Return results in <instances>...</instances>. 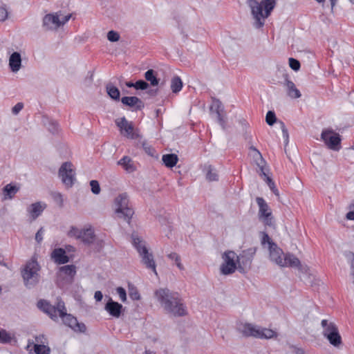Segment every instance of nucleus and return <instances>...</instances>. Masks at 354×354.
<instances>
[{
    "mask_svg": "<svg viewBox=\"0 0 354 354\" xmlns=\"http://www.w3.org/2000/svg\"><path fill=\"white\" fill-rule=\"evenodd\" d=\"M140 256L142 259V263L146 266V268L152 270L153 272L157 274L156 263L152 253H149L148 250L145 249Z\"/></svg>",
    "mask_w": 354,
    "mask_h": 354,
    "instance_id": "obj_21",
    "label": "nucleus"
},
{
    "mask_svg": "<svg viewBox=\"0 0 354 354\" xmlns=\"http://www.w3.org/2000/svg\"><path fill=\"white\" fill-rule=\"evenodd\" d=\"M122 305L118 302L114 301L109 298L105 304L104 309L113 317L118 318L122 313Z\"/></svg>",
    "mask_w": 354,
    "mask_h": 354,
    "instance_id": "obj_19",
    "label": "nucleus"
},
{
    "mask_svg": "<svg viewBox=\"0 0 354 354\" xmlns=\"http://www.w3.org/2000/svg\"><path fill=\"white\" fill-rule=\"evenodd\" d=\"M351 207L354 208V204L352 205V207Z\"/></svg>",
    "mask_w": 354,
    "mask_h": 354,
    "instance_id": "obj_64",
    "label": "nucleus"
},
{
    "mask_svg": "<svg viewBox=\"0 0 354 354\" xmlns=\"http://www.w3.org/2000/svg\"><path fill=\"white\" fill-rule=\"evenodd\" d=\"M258 165L260 167V170H261L262 174L266 178V182H267V184L269 186L270 189L274 194V195H276L277 196L279 197V190L275 187L274 181L269 176H266V173L263 171V166H260L259 164H258Z\"/></svg>",
    "mask_w": 354,
    "mask_h": 354,
    "instance_id": "obj_35",
    "label": "nucleus"
},
{
    "mask_svg": "<svg viewBox=\"0 0 354 354\" xmlns=\"http://www.w3.org/2000/svg\"><path fill=\"white\" fill-rule=\"evenodd\" d=\"M223 263L221 264V272L224 275H229L238 269L236 254L232 250L226 251L222 255Z\"/></svg>",
    "mask_w": 354,
    "mask_h": 354,
    "instance_id": "obj_10",
    "label": "nucleus"
},
{
    "mask_svg": "<svg viewBox=\"0 0 354 354\" xmlns=\"http://www.w3.org/2000/svg\"><path fill=\"white\" fill-rule=\"evenodd\" d=\"M238 329L244 337L271 339L277 336V333L271 329L261 328L250 323L240 324L238 326Z\"/></svg>",
    "mask_w": 354,
    "mask_h": 354,
    "instance_id": "obj_4",
    "label": "nucleus"
},
{
    "mask_svg": "<svg viewBox=\"0 0 354 354\" xmlns=\"http://www.w3.org/2000/svg\"><path fill=\"white\" fill-rule=\"evenodd\" d=\"M216 113L217 115V120L218 122L220 124V125L222 127L223 129L225 128V124L226 122L222 115V112L223 111V106L221 103V102L218 100L216 101Z\"/></svg>",
    "mask_w": 354,
    "mask_h": 354,
    "instance_id": "obj_31",
    "label": "nucleus"
},
{
    "mask_svg": "<svg viewBox=\"0 0 354 354\" xmlns=\"http://www.w3.org/2000/svg\"><path fill=\"white\" fill-rule=\"evenodd\" d=\"M117 293L118 294L122 301L124 302L127 300V293L124 288L118 287L116 289Z\"/></svg>",
    "mask_w": 354,
    "mask_h": 354,
    "instance_id": "obj_50",
    "label": "nucleus"
},
{
    "mask_svg": "<svg viewBox=\"0 0 354 354\" xmlns=\"http://www.w3.org/2000/svg\"><path fill=\"white\" fill-rule=\"evenodd\" d=\"M155 297L164 310L176 317L187 315V309L178 292L168 288H159L154 292Z\"/></svg>",
    "mask_w": 354,
    "mask_h": 354,
    "instance_id": "obj_1",
    "label": "nucleus"
},
{
    "mask_svg": "<svg viewBox=\"0 0 354 354\" xmlns=\"http://www.w3.org/2000/svg\"><path fill=\"white\" fill-rule=\"evenodd\" d=\"M117 126L120 131H124V136L131 139L137 138L139 135L133 131L134 127L131 122H129L124 117L121 118L115 121Z\"/></svg>",
    "mask_w": 354,
    "mask_h": 354,
    "instance_id": "obj_16",
    "label": "nucleus"
},
{
    "mask_svg": "<svg viewBox=\"0 0 354 354\" xmlns=\"http://www.w3.org/2000/svg\"><path fill=\"white\" fill-rule=\"evenodd\" d=\"M12 337L9 333L4 329L0 330V343L8 344L10 343Z\"/></svg>",
    "mask_w": 354,
    "mask_h": 354,
    "instance_id": "obj_38",
    "label": "nucleus"
},
{
    "mask_svg": "<svg viewBox=\"0 0 354 354\" xmlns=\"http://www.w3.org/2000/svg\"><path fill=\"white\" fill-rule=\"evenodd\" d=\"M90 185L91 188V192L94 194H99L100 193V187L97 180H92L90 181Z\"/></svg>",
    "mask_w": 354,
    "mask_h": 354,
    "instance_id": "obj_44",
    "label": "nucleus"
},
{
    "mask_svg": "<svg viewBox=\"0 0 354 354\" xmlns=\"http://www.w3.org/2000/svg\"><path fill=\"white\" fill-rule=\"evenodd\" d=\"M46 207V205L42 206L41 203L37 202L32 203L28 209V212L30 213L32 220L36 219L43 212Z\"/></svg>",
    "mask_w": 354,
    "mask_h": 354,
    "instance_id": "obj_24",
    "label": "nucleus"
},
{
    "mask_svg": "<svg viewBox=\"0 0 354 354\" xmlns=\"http://www.w3.org/2000/svg\"><path fill=\"white\" fill-rule=\"evenodd\" d=\"M51 257L57 264H64L69 261V258L66 254V251L62 248L55 249L51 254Z\"/></svg>",
    "mask_w": 354,
    "mask_h": 354,
    "instance_id": "obj_22",
    "label": "nucleus"
},
{
    "mask_svg": "<svg viewBox=\"0 0 354 354\" xmlns=\"http://www.w3.org/2000/svg\"><path fill=\"white\" fill-rule=\"evenodd\" d=\"M59 299H60L57 298V301ZM37 307L44 313L47 314L53 320L56 321L58 319V301H57L56 306H53L47 300L40 299L37 302Z\"/></svg>",
    "mask_w": 354,
    "mask_h": 354,
    "instance_id": "obj_15",
    "label": "nucleus"
},
{
    "mask_svg": "<svg viewBox=\"0 0 354 354\" xmlns=\"http://www.w3.org/2000/svg\"><path fill=\"white\" fill-rule=\"evenodd\" d=\"M129 297L133 300H139L140 299V295L136 288H131L129 290Z\"/></svg>",
    "mask_w": 354,
    "mask_h": 354,
    "instance_id": "obj_48",
    "label": "nucleus"
},
{
    "mask_svg": "<svg viewBox=\"0 0 354 354\" xmlns=\"http://www.w3.org/2000/svg\"><path fill=\"white\" fill-rule=\"evenodd\" d=\"M71 17V15L69 14L62 18V19H60V26L64 25L70 19Z\"/></svg>",
    "mask_w": 354,
    "mask_h": 354,
    "instance_id": "obj_55",
    "label": "nucleus"
},
{
    "mask_svg": "<svg viewBox=\"0 0 354 354\" xmlns=\"http://www.w3.org/2000/svg\"><path fill=\"white\" fill-rule=\"evenodd\" d=\"M162 160L167 167L172 168L178 162V158L175 153H168L163 155Z\"/></svg>",
    "mask_w": 354,
    "mask_h": 354,
    "instance_id": "obj_29",
    "label": "nucleus"
},
{
    "mask_svg": "<svg viewBox=\"0 0 354 354\" xmlns=\"http://www.w3.org/2000/svg\"><path fill=\"white\" fill-rule=\"evenodd\" d=\"M44 232V229L43 227H41L35 234V240L38 243H40L43 240V234Z\"/></svg>",
    "mask_w": 354,
    "mask_h": 354,
    "instance_id": "obj_51",
    "label": "nucleus"
},
{
    "mask_svg": "<svg viewBox=\"0 0 354 354\" xmlns=\"http://www.w3.org/2000/svg\"><path fill=\"white\" fill-rule=\"evenodd\" d=\"M59 316L62 319L64 324L75 332L84 333L86 330L84 323L78 322L76 317L71 314H68L64 302L59 299L58 301Z\"/></svg>",
    "mask_w": 354,
    "mask_h": 354,
    "instance_id": "obj_7",
    "label": "nucleus"
},
{
    "mask_svg": "<svg viewBox=\"0 0 354 354\" xmlns=\"http://www.w3.org/2000/svg\"><path fill=\"white\" fill-rule=\"evenodd\" d=\"M321 138L326 145L333 151H339L341 148V137L339 133L332 129L323 130Z\"/></svg>",
    "mask_w": 354,
    "mask_h": 354,
    "instance_id": "obj_12",
    "label": "nucleus"
},
{
    "mask_svg": "<svg viewBox=\"0 0 354 354\" xmlns=\"http://www.w3.org/2000/svg\"><path fill=\"white\" fill-rule=\"evenodd\" d=\"M121 102L125 106L134 108L135 111L142 110L145 106L144 102L140 98L136 96L123 97L121 99Z\"/></svg>",
    "mask_w": 354,
    "mask_h": 354,
    "instance_id": "obj_18",
    "label": "nucleus"
},
{
    "mask_svg": "<svg viewBox=\"0 0 354 354\" xmlns=\"http://www.w3.org/2000/svg\"><path fill=\"white\" fill-rule=\"evenodd\" d=\"M129 203V199L127 193L120 194L115 198V214L129 223L134 211Z\"/></svg>",
    "mask_w": 354,
    "mask_h": 354,
    "instance_id": "obj_6",
    "label": "nucleus"
},
{
    "mask_svg": "<svg viewBox=\"0 0 354 354\" xmlns=\"http://www.w3.org/2000/svg\"><path fill=\"white\" fill-rule=\"evenodd\" d=\"M145 77L153 86H157L159 83V79L156 77V73L153 69L147 71L145 73Z\"/></svg>",
    "mask_w": 354,
    "mask_h": 354,
    "instance_id": "obj_32",
    "label": "nucleus"
},
{
    "mask_svg": "<svg viewBox=\"0 0 354 354\" xmlns=\"http://www.w3.org/2000/svg\"><path fill=\"white\" fill-rule=\"evenodd\" d=\"M256 201L259 207L258 214L259 218H261L262 216L266 215L267 214H272L268 205L263 198L257 197L256 198Z\"/></svg>",
    "mask_w": 354,
    "mask_h": 354,
    "instance_id": "obj_26",
    "label": "nucleus"
},
{
    "mask_svg": "<svg viewBox=\"0 0 354 354\" xmlns=\"http://www.w3.org/2000/svg\"><path fill=\"white\" fill-rule=\"evenodd\" d=\"M157 91H158V89H156V90H150L148 93L151 95H156V93H157Z\"/></svg>",
    "mask_w": 354,
    "mask_h": 354,
    "instance_id": "obj_60",
    "label": "nucleus"
},
{
    "mask_svg": "<svg viewBox=\"0 0 354 354\" xmlns=\"http://www.w3.org/2000/svg\"><path fill=\"white\" fill-rule=\"evenodd\" d=\"M259 219L265 224V225L274 227V220L272 214H267L261 218H259Z\"/></svg>",
    "mask_w": 354,
    "mask_h": 354,
    "instance_id": "obj_39",
    "label": "nucleus"
},
{
    "mask_svg": "<svg viewBox=\"0 0 354 354\" xmlns=\"http://www.w3.org/2000/svg\"><path fill=\"white\" fill-rule=\"evenodd\" d=\"M288 62H289V66L292 70L297 71L300 69L301 64H300V62L297 59L290 57V58H289Z\"/></svg>",
    "mask_w": 354,
    "mask_h": 354,
    "instance_id": "obj_45",
    "label": "nucleus"
},
{
    "mask_svg": "<svg viewBox=\"0 0 354 354\" xmlns=\"http://www.w3.org/2000/svg\"><path fill=\"white\" fill-rule=\"evenodd\" d=\"M145 354H156V353L151 351L146 350L145 352Z\"/></svg>",
    "mask_w": 354,
    "mask_h": 354,
    "instance_id": "obj_62",
    "label": "nucleus"
},
{
    "mask_svg": "<svg viewBox=\"0 0 354 354\" xmlns=\"http://www.w3.org/2000/svg\"><path fill=\"white\" fill-rule=\"evenodd\" d=\"M34 351L36 354H50V348L43 344H35Z\"/></svg>",
    "mask_w": 354,
    "mask_h": 354,
    "instance_id": "obj_37",
    "label": "nucleus"
},
{
    "mask_svg": "<svg viewBox=\"0 0 354 354\" xmlns=\"http://www.w3.org/2000/svg\"><path fill=\"white\" fill-rule=\"evenodd\" d=\"M94 298L97 301H102V298H103V295L101 291L100 290H97L95 292V295H94Z\"/></svg>",
    "mask_w": 354,
    "mask_h": 354,
    "instance_id": "obj_54",
    "label": "nucleus"
},
{
    "mask_svg": "<svg viewBox=\"0 0 354 354\" xmlns=\"http://www.w3.org/2000/svg\"><path fill=\"white\" fill-rule=\"evenodd\" d=\"M39 270L40 266L36 261H31L26 264L21 270V276L24 286L27 288H32L39 283L40 280Z\"/></svg>",
    "mask_w": 354,
    "mask_h": 354,
    "instance_id": "obj_5",
    "label": "nucleus"
},
{
    "mask_svg": "<svg viewBox=\"0 0 354 354\" xmlns=\"http://www.w3.org/2000/svg\"><path fill=\"white\" fill-rule=\"evenodd\" d=\"M132 244L136 249L139 254L142 253V251L148 250L146 247L145 242L140 238L136 233L131 234Z\"/></svg>",
    "mask_w": 354,
    "mask_h": 354,
    "instance_id": "obj_27",
    "label": "nucleus"
},
{
    "mask_svg": "<svg viewBox=\"0 0 354 354\" xmlns=\"http://www.w3.org/2000/svg\"><path fill=\"white\" fill-rule=\"evenodd\" d=\"M24 104L22 102H18L12 109V113L14 115H17L23 109Z\"/></svg>",
    "mask_w": 354,
    "mask_h": 354,
    "instance_id": "obj_52",
    "label": "nucleus"
},
{
    "mask_svg": "<svg viewBox=\"0 0 354 354\" xmlns=\"http://www.w3.org/2000/svg\"><path fill=\"white\" fill-rule=\"evenodd\" d=\"M120 37L118 32L114 30H110L107 33V39L111 42H115L119 41Z\"/></svg>",
    "mask_w": 354,
    "mask_h": 354,
    "instance_id": "obj_41",
    "label": "nucleus"
},
{
    "mask_svg": "<svg viewBox=\"0 0 354 354\" xmlns=\"http://www.w3.org/2000/svg\"><path fill=\"white\" fill-rule=\"evenodd\" d=\"M76 274V267L74 265H66L59 268L58 279L62 285L71 284L73 282Z\"/></svg>",
    "mask_w": 354,
    "mask_h": 354,
    "instance_id": "obj_13",
    "label": "nucleus"
},
{
    "mask_svg": "<svg viewBox=\"0 0 354 354\" xmlns=\"http://www.w3.org/2000/svg\"><path fill=\"white\" fill-rule=\"evenodd\" d=\"M248 4L254 19V26L260 28L263 26L265 19L268 17L276 6L275 0H262L259 3L256 0H248Z\"/></svg>",
    "mask_w": 354,
    "mask_h": 354,
    "instance_id": "obj_2",
    "label": "nucleus"
},
{
    "mask_svg": "<svg viewBox=\"0 0 354 354\" xmlns=\"http://www.w3.org/2000/svg\"><path fill=\"white\" fill-rule=\"evenodd\" d=\"M317 1L321 3V2H324L325 0H316ZM330 3H331V6L332 8L335 6V1L336 0H330Z\"/></svg>",
    "mask_w": 354,
    "mask_h": 354,
    "instance_id": "obj_59",
    "label": "nucleus"
},
{
    "mask_svg": "<svg viewBox=\"0 0 354 354\" xmlns=\"http://www.w3.org/2000/svg\"><path fill=\"white\" fill-rule=\"evenodd\" d=\"M9 66L12 72H17L21 66V57L19 53L14 52L9 58Z\"/></svg>",
    "mask_w": 354,
    "mask_h": 354,
    "instance_id": "obj_23",
    "label": "nucleus"
},
{
    "mask_svg": "<svg viewBox=\"0 0 354 354\" xmlns=\"http://www.w3.org/2000/svg\"><path fill=\"white\" fill-rule=\"evenodd\" d=\"M257 248L252 247L243 250L237 255L236 261L238 263V270L241 273H245L251 268L253 258L256 254Z\"/></svg>",
    "mask_w": 354,
    "mask_h": 354,
    "instance_id": "obj_9",
    "label": "nucleus"
},
{
    "mask_svg": "<svg viewBox=\"0 0 354 354\" xmlns=\"http://www.w3.org/2000/svg\"><path fill=\"white\" fill-rule=\"evenodd\" d=\"M203 171L205 172L206 178L209 181H216L218 180V175L212 165L205 164L203 167Z\"/></svg>",
    "mask_w": 354,
    "mask_h": 354,
    "instance_id": "obj_28",
    "label": "nucleus"
},
{
    "mask_svg": "<svg viewBox=\"0 0 354 354\" xmlns=\"http://www.w3.org/2000/svg\"><path fill=\"white\" fill-rule=\"evenodd\" d=\"M149 87V84L145 80H140L136 82V89L145 90Z\"/></svg>",
    "mask_w": 354,
    "mask_h": 354,
    "instance_id": "obj_46",
    "label": "nucleus"
},
{
    "mask_svg": "<svg viewBox=\"0 0 354 354\" xmlns=\"http://www.w3.org/2000/svg\"><path fill=\"white\" fill-rule=\"evenodd\" d=\"M8 12L5 6H0V21H4L7 19Z\"/></svg>",
    "mask_w": 354,
    "mask_h": 354,
    "instance_id": "obj_49",
    "label": "nucleus"
},
{
    "mask_svg": "<svg viewBox=\"0 0 354 354\" xmlns=\"http://www.w3.org/2000/svg\"><path fill=\"white\" fill-rule=\"evenodd\" d=\"M48 129L52 133H55L58 131V123L54 120H50Z\"/></svg>",
    "mask_w": 354,
    "mask_h": 354,
    "instance_id": "obj_47",
    "label": "nucleus"
},
{
    "mask_svg": "<svg viewBox=\"0 0 354 354\" xmlns=\"http://www.w3.org/2000/svg\"><path fill=\"white\" fill-rule=\"evenodd\" d=\"M125 84L129 88L134 87L136 88V82L133 83L131 82H127Z\"/></svg>",
    "mask_w": 354,
    "mask_h": 354,
    "instance_id": "obj_58",
    "label": "nucleus"
},
{
    "mask_svg": "<svg viewBox=\"0 0 354 354\" xmlns=\"http://www.w3.org/2000/svg\"><path fill=\"white\" fill-rule=\"evenodd\" d=\"M118 164L122 166L124 169L128 171H133L135 170L132 160L128 156H124L118 162Z\"/></svg>",
    "mask_w": 354,
    "mask_h": 354,
    "instance_id": "obj_33",
    "label": "nucleus"
},
{
    "mask_svg": "<svg viewBox=\"0 0 354 354\" xmlns=\"http://www.w3.org/2000/svg\"><path fill=\"white\" fill-rule=\"evenodd\" d=\"M284 85L287 88V93L289 97L297 99L301 97L300 91L296 88L293 82L289 80V75L287 73L283 74Z\"/></svg>",
    "mask_w": 354,
    "mask_h": 354,
    "instance_id": "obj_20",
    "label": "nucleus"
},
{
    "mask_svg": "<svg viewBox=\"0 0 354 354\" xmlns=\"http://www.w3.org/2000/svg\"><path fill=\"white\" fill-rule=\"evenodd\" d=\"M59 12L46 15L43 18V27L46 30H52L60 27Z\"/></svg>",
    "mask_w": 354,
    "mask_h": 354,
    "instance_id": "obj_17",
    "label": "nucleus"
},
{
    "mask_svg": "<svg viewBox=\"0 0 354 354\" xmlns=\"http://www.w3.org/2000/svg\"><path fill=\"white\" fill-rule=\"evenodd\" d=\"M321 326L323 328V336L331 345L339 348L342 344V340L336 324L334 322H329L327 319H323Z\"/></svg>",
    "mask_w": 354,
    "mask_h": 354,
    "instance_id": "obj_8",
    "label": "nucleus"
},
{
    "mask_svg": "<svg viewBox=\"0 0 354 354\" xmlns=\"http://www.w3.org/2000/svg\"><path fill=\"white\" fill-rule=\"evenodd\" d=\"M142 147L145 150V153H147L150 156H154L156 154V150L154 148H153L151 145H149L146 142H142Z\"/></svg>",
    "mask_w": 354,
    "mask_h": 354,
    "instance_id": "obj_43",
    "label": "nucleus"
},
{
    "mask_svg": "<svg viewBox=\"0 0 354 354\" xmlns=\"http://www.w3.org/2000/svg\"><path fill=\"white\" fill-rule=\"evenodd\" d=\"M55 198H59L61 201V202H62V196L61 194H57L55 196Z\"/></svg>",
    "mask_w": 354,
    "mask_h": 354,
    "instance_id": "obj_61",
    "label": "nucleus"
},
{
    "mask_svg": "<svg viewBox=\"0 0 354 354\" xmlns=\"http://www.w3.org/2000/svg\"><path fill=\"white\" fill-rule=\"evenodd\" d=\"M167 257L171 260L174 261L176 263V266L178 268L179 270H184V266L180 262V257L176 252H171L167 254Z\"/></svg>",
    "mask_w": 354,
    "mask_h": 354,
    "instance_id": "obj_36",
    "label": "nucleus"
},
{
    "mask_svg": "<svg viewBox=\"0 0 354 354\" xmlns=\"http://www.w3.org/2000/svg\"><path fill=\"white\" fill-rule=\"evenodd\" d=\"M269 252L270 260L278 266L297 268L302 272L307 271V267L302 266L298 258L290 253L284 254L276 243H271Z\"/></svg>",
    "mask_w": 354,
    "mask_h": 354,
    "instance_id": "obj_3",
    "label": "nucleus"
},
{
    "mask_svg": "<svg viewBox=\"0 0 354 354\" xmlns=\"http://www.w3.org/2000/svg\"><path fill=\"white\" fill-rule=\"evenodd\" d=\"M183 87V82L178 76H175L171 81V89L173 93H178Z\"/></svg>",
    "mask_w": 354,
    "mask_h": 354,
    "instance_id": "obj_34",
    "label": "nucleus"
},
{
    "mask_svg": "<svg viewBox=\"0 0 354 354\" xmlns=\"http://www.w3.org/2000/svg\"><path fill=\"white\" fill-rule=\"evenodd\" d=\"M266 121L267 124L270 126H272L277 121V118L275 115V113L272 111H268L266 116Z\"/></svg>",
    "mask_w": 354,
    "mask_h": 354,
    "instance_id": "obj_40",
    "label": "nucleus"
},
{
    "mask_svg": "<svg viewBox=\"0 0 354 354\" xmlns=\"http://www.w3.org/2000/svg\"><path fill=\"white\" fill-rule=\"evenodd\" d=\"M106 90L109 97L116 101L120 100V93L119 89L112 83H108L106 86Z\"/></svg>",
    "mask_w": 354,
    "mask_h": 354,
    "instance_id": "obj_30",
    "label": "nucleus"
},
{
    "mask_svg": "<svg viewBox=\"0 0 354 354\" xmlns=\"http://www.w3.org/2000/svg\"><path fill=\"white\" fill-rule=\"evenodd\" d=\"M281 129L283 133V136L285 138V140L286 142L288 141V131L287 129L286 128V126L283 122H281Z\"/></svg>",
    "mask_w": 354,
    "mask_h": 354,
    "instance_id": "obj_53",
    "label": "nucleus"
},
{
    "mask_svg": "<svg viewBox=\"0 0 354 354\" xmlns=\"http://www.w3.org/2000/svg\"><path fill=\"white\" fill-rule=\"evenodd\" d=\"M70 233L75 236L76 239H80L86 245L92 244L95 239L94 230L91 227L79 230L77 228L73 227Z\"/></svg>",
    "mask_w": 354,
    "mask_h": 354,
    "instance_id": "obj_14",
    "label": "nucleus"
},
{
    "mask_svg": "<svg viewBox=\"0 0 354 354\" xmlns=\"http://www.w3.org/2000/svg\"><path fill=\"white\" fill-rule=\"evenodd\" d=\"M241 122L243 124H245V120H243V121H241Z\"/></svg>",
    "mask_w": 354,
    "mask_h": 354,
    "instance_id": "obj_63",
    "label": "nucleus"
},
{
    "mask_svg": "<svg viewBox=\"0 0 354 354\" xmlns=\"http://www.w3.org/2000/svg\"><path fill=\"white\" fill-rule=\"evenodd\" d=\"M261 245H265L266 243L268 244V248L271 246V243H275L268 236V234L266 232H261Z\"/></svg>",
    "mask_w": 354,
    "mask_h": 354,
    "instance_id": "obj_42",
    "label": "nucleus"
},
{
    "mask_svg": "<svg viewBox=\"0 0 354 354\" xmlns=\"http://www.w3.org/2000/svg\"><path fill=\"white\" fill-rule=\"evenodd\" d=\"M59 176L66 187H71L73 185L75 181V171L71 162H65L61 165Z\"/></svg>",
    "mask_w": 354,
    "mask_h": 354,
    "instance_id": "obj_11",
    "label": "nucleus"
},
{
    "mask_svg": "<svg viewBox=\"0 0 354 354\" xmlns=\"http://www.w3.org/2000/svg\"><path fill=\"white\" fill-rule=\"evenodd\" d=\"M346 218L348 220H353L354 221V211H350L346 214Z\"/></svg>",
    "mask_w": 354,
    "mask_h": 354,
    "instance_id": "obj_57",
    "label": "nucleus"
},
{
    "mask_svg": "<svg viewBox=\"0 0 354 354\" xmlns=\"http://www.w3.org/2000/svg\"><path fill=\"white\" fill-rule=\"evenodd\" d=\"M19 190V187L11 183L3 188V199H12Z\"/></svg>",
    "mask_w": 354,
    "mask_h": 354,
    "instance_id": "obj_25",
    "label": "nucleus"
},
{
    "mask_svg": "<svg viewBox=\"0 0 354 354\" xmlns=\"http://www.w3.org/2000/svg\"><path fill=\"white\" fill-rule=\"evenodd\" d=\"M250 150L254 151L256 153V155L260 158V159H261V162H262V161H263V158H262V156H261V153H260V152L257 149V148H256V147H253V146H251V147H250Z\"/></svg>",
    "mask_w": 354,
    "mask_h": 354,
    "instance_id": "obj_56",
    "label": "nucleus"
}]
</instances>
